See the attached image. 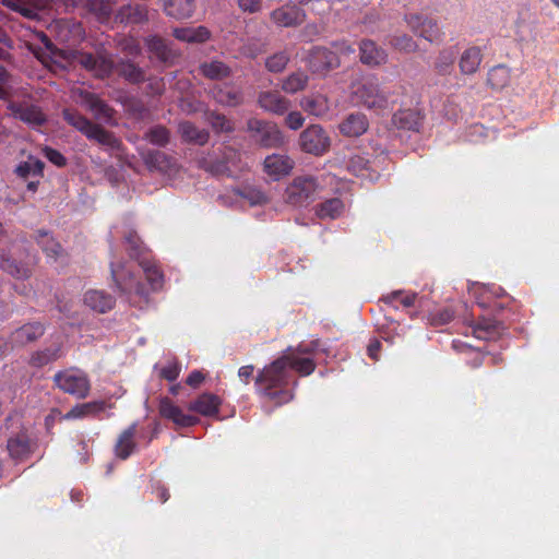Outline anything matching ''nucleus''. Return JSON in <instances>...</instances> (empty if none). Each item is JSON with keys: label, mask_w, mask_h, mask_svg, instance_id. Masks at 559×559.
<instances>
[{"label": "nucleus", "mask_w": 559, "mask_h": 559, "mask_svg": "<svg viewBox=\"0 0 559 559\" xmlns=\"http://www.w3.org/2000/svg\"><path fill=\"white\" fill-rule=\"evenodd\" d=\"M319 342L299 344L288 348L282 357L265 367L257 379L259 391L276 404H284L292 400V392L287 389L292 380V371L300 376H309L316 368L314 358Z\"/></svg>", "instance_id": "1"}, {"label": "nucleus", "mask_w": 559, "mask_h": 559, "mask_svg": "<svg viewBox=\"0 0 559 559\" xmlns=\"http://www.w3.org/2000/svg\"><path fill=\"white\" fill-rule=\"evenodd\" d=\"M141 267L146 284L135 276L130 266L111 263V273L118 289L130 304L139 307L146 304L148 294L162 288L164 282L163 274L157 265L141 263Z\"/></svg>", "instance_id": "2"}, {"label": "nucleus", "mask_w": 559, "mask_h": 559, "mask_svg": "<svg viewBox=\"0 0 559 559\" xmlns=\"http://www.w3.org/2000/svg\"><path fill=\"white\" fill-rule=\"evenodd\" d=\"M40 43L44 45L46 56L58 66L66 68L74 63H80L94 75L104 78L108 75L114 67L111 59L106 55L99 53L97 57L81 52H68L57 48L50 39L43 33L37 34Z\"/></svg>", "instance_id": "3"}, {"label": "nucleus", "mask_w": 559, "mask_h": 559, "mask_svg": "<svg viewBox=\"0 0 559 559\" xmlns=\"http://www.w3.org/2000/svg\"><path fill=\"white\" fill-rule=\"evenodd\" d=\"M352 97L356 104H360L372 110L388 109L391 100L373 81L361 80L352 85Z\"/></svg>", "instance_id": "4"}, {"label": "nucleus", "mask_w": 559, "mask_h": 559, "mask_svg": "<svg viewBox=\"0 0 559 559\" xmlns=\"http://www.w3.org/2000/svg\"><path fill=\"white\" fill-rule=\"evenodd\" d=\"M404 22L411 32L429 43H436L442 39L443 33L438 21L426 13H406L404 15Z\"/></svg>", "instance_id": "5"}, {"label": "nucleus", "mask_w": 559, "mask_h": 559, "mask_svg": "<svg viewBox=\"0 0 559 559\" xmlns=\"http://www.w3.org/2000/svg\"><path fill=\"white\" fill-rule=\"evenodd\" d=\"M335 50H329L325 48H316L308 60V64L311 71L317 73H324L331 69L340 66V57L337 53L349 55L354 53V49L346 44H338Z\"/></svg>", "instance_id": "6"}, {"label": "nucleus", "mask_w": 559, "mask_h": 559, "mask_svg": "<svg viewBox=\"0 0 559 559\" xmlns=\"http://www.w3.org/2000/svg\"><path fill=\"white\" fill-rule=\"evenodd\" d=\"M55 382L63 392L79 399L86 397L90 392V381L86 374L78 369H69L57 373Z\"/></svg>", "instance_id": "7"}, {"label": "nucleus", "mask_w": 559, "mask_h": 559, "mask_svg": "<svg viewBox=\"0 0 559 559\" xmlns=\"http://www.w3.org/2000/svg\"><path fill=\"white\" fill-rule=\"evenodd\" d=\"M318 190L316 178L311 176L296 177L286 188L285 201L292 205H302L308 202Z\"/></svg>", "instance_id": "8"}, {"label": "nucleus", "mask_w": 559, "mask_h": 559, "mask_svg": "<svg viewBox=\"0 0 559 559\" xmlns=\"http://www.w3.org/2000/svg\"><path fill=\"white\" fill-rule=\"evenodd\" d=\"M299 144L304 152L320 156L328 152L331 141L322 127L312 124L301 132Z\"/></svg>", "instance_id": "9"}, {"label": "nucleus", "mask_w": 559, "mask_h": 559, "mask_svg": "<svg viewBox=\"0 0 559 559\" xmlns=\"http://www.w3.org/2000/svg\"><path fill=\"white\" fill-rule=\"evenodd\" d=\"M248 130L265 147H277L284 143V135L275 123L251 119L248 121Z\"/></svg>", "instance_id": "10"}, {"label": "nucleus", "mask_w": 559, "mask_h": 559, "mask_svg": "<svg viewBox=\"0 0 559 559\" xmlns=\"http://www.w3.org/2000/svg\"><path fill=\"white\" fill-rule=\"evenodd\" d=\"M64 118L70 124H72L78 130L83 132L87 138L94 139L102 144H106V145L112 144L114 138L109 132L105 131L99 126L93 124L92 122L86 120L84 117H82L75 112L66 111Z\"/></svg>", "instance_id": "11"}, {"label": "nucleus", "mask_w": 559, "mask_h": 559, "mask_svg": "<svg viewBox=\"0 0 559 559\" xmlns=\"http://www.w3.org/2000/svg\"><path fill=\"white\" fill-rule=\"evenodd\" d=\"M158 409L160 416L171 420L178 427H191L199 423V418L195 415L190 411L185 412L168 397L160 400Z\"/></svg>", "instance_id": "12"}, {"label": "nucleus", "mask_w": 559, "mask_h": 559, "mask_svg": "<svg viewBox=\"0 0 559 559\" xmlns=\"http://www.w3.org/2000/svg\"><path fill=\"white\" fill-rule=\"evenodd\" d=\"M36 442L26 430H22L10 437L7 443V450L10 457L14 461H25L34 452Z\"/></svg>", "instance_id": "13"}, {"label": "nucleus", "mask_w": 559, "mask_h": 559, "mask_svg": "<svg viewBox=\"0 0 559 559\" xmlns=\"http://www.w3.org/2000/svg\"><path fill=\"white\" fill-rule=\"evenodd\" d=\"M293 168L294 160L283 154H272L267 156L263 163L264 173L275 181L288 176Z\"/></svg>", "instance_id": "14"}, {"label": "nucleus", "mask_w": 559, "mask_h": 559, "mask_svg": "<svg viewBox=\"0 0 559 559\" xmlns=\"http://www.w3.org/2000/svg\"><path fill=\"white\" fill-rule=\"evenodd\" d=\"M8 107L14 117L20 118L28 124L39 126L45 120L43 112L28 100L24 99L23 102L17 103L13 99H9Z\"/></svg>", "instance_id": "15"}, {"label": "nucleus", "mask_w": 559, "mask_h": 559, "mask_svg": "<svg viewBox=\"0 0 559 559\" xmlns=\"http://www.w3.org/2000/svg\"><path fill=\"white\" fill-rule=\"evenodd\" d=\"M3 3L22 15L35 19L39 17V12L51 9L53 0H3Z\"/></svg>", "instance_id": "16"}, {"label": "nucleus", "mask_w": 559, "mask_h": 559, "mask_svg": "<svg viewBox=\"0 0 559 559\" xmlns=\"http://www.w3.org/2000/svg\"><path fill=\"white\" fill-rule=\"evenodd\" d=\"M221 404L222 401L217 395L203 393L190 403L189 411L205 417H212L218 414Z\"/></svg>", "instance_id": "17"}, {"label": "nucleus", "mask_w": 559, "mask_h": 559, "mask_svg": "<svg viewBox=\"0 0 559 559\" xmlns=\"http://www.w3.org/2000/svg\"><path fill=\"white\" fill-rule=\"evenodd\" d=\"M271 19L278 26L290 27L302 23L305 13L295 5H284L273 11Z\"/></svg>", "instance_id": "18"}, {"label": "nucleus", "mask_w": 559, "mask_h": 559, "mask_svg": "<svg viewBox=\"0 0 559 559\" xmlns=\"http://www.w3.org/2000/svg\"><path fill=\"white\" fill-rule=\"evenodd\" d=\"M258 102L262 109L275 115H283L289 108V100L278 92H263L259 95Z\"/></svg>", "instance_id": "19"}, {"label": "nucleus", "mask_w": 559, "mask_h": 559, "mask_svg": "<svg viewBox=\"0 0 559 559\" xmlns=\"http://www.w3.org/2000/svg\"><path fill=\"white\" fill-rule=\"evenodd\" d=\"M368 129V120L364 114H352L340 124V131L346 136H359Z\"/></svg>", "instance_id": "20"}, {"label": "nucleus", "mask_w": 559, "mask_h": 559, "mask_svg": "<svg viewBox=\"0 0 559 559\" xmlns=\"http://www.w3.org/2000/svg\"><path fill=\"white\" fill-rule=\"evenodd\" d=\"M360 60L370 67L380 66L386 61V53L373 41L364 40L360 44Z\"/></svg>", "instance_id": "21"}, {"label": "nucleus", "mask_w": 559, "mask_h": 559, "mask_svg": "<svg viewBox=\"0 0 559 559\" xmlns=\"http://www.w3.org/2000/svg\"><path fill=\"white\" fill-rule=\"evenodd\" d=\"M300 106L306 112L317 117H323L330 110L328 97L321 94L304 97L300 102Z\"/></svg>", "instance_id": "22"}, {"label": "nucleus", "mask_w": 559, "mask_h": 559, "mask_svg": "<svg viewBox=\"0 0 559 559\" xmlns=\"http://www.w3.org/2000/svg\"><path fill=\"white\" fill-rule=\"evenodd\" d=\"M469 294L477 300L480 307L487 308L500 296L501 289L475 283L469 287Z\"/></svg>", "instance_id": "23"}, {"label": "nucleus", "mask_w": 559, "mask_h": 559, "mask_svg": "<svg viewBox=\"0 0 559 559\" xmlns=\"http://www.w3.org/2000/svg\"><path fill=\"white\" fill-rule=\"evenodd\" d=\"M483 60L481 50L478 47H468L460 58L459 66L463 74L475 73Z\"/></svg>", "instance_id": "24"}, {"label": "nucleus", "mask_w": 559, "mask_h": 559, "mask_svg": "<svg viewBox=\"0 0 559 559\" xmlns=\"http://www.w3.org/2000/svg\"><path fill=\"white\" fill-rule=\"evenodd\" d=\"M84 302L91 309L104 313L114 306V298L102 290H90L84 296Z\"/></svg>", "instance_id": "25"}, {"label": "nucleus", "mask_w": 559, "mask_h": 559, "mask_svg": "<svg viewBox=\"0 0 559 559\" xmlns=\"http://www.w3.org/2000/svg\"><path fill=\"white\" fill-rule=\"evenodd\" d=\"M165 11L176 19L190 17L194 5L193 0H164Z\"/></svg>", "instance_id": "26"}, {"label": "nucleus", "mask_w": 559, "mask_h": 559, "mask_svg": "<svg viewBox=\"0 0 559 559\" xmlns=\"http://www.w3.org/2000/svg\"><path fill=\"white\" fill-rule=\"evenodd\" d=\"M174 35L177 39L188 43H203L210 38V31L204 26L176 28Z\"/></svg>", "instance_id": "27"}, {"label": "nucleus", "mask_w": 559, "mask_h": 559, "mask_svg": "<svg viewBox=\"0 0 559 559\" xmlns=\"http://www.w3.org/2000/svg\"><path fill=\"white\" fill-rule=\"evenodd\" d=\"M35 264L34 259H29L26 263L16 264L15 260L0 257V267L16 278H25L31 272Z\"/></svg>", "instance_id": "28"}, {"label": "nucleus", "mask_w": 559, "mask_h": 559, "mask_svg": "<svg viewBox=\"0 0 559 559\" xmlns=\"http://www.w3.org/2000/svg\"><path fill=\"white\" fill-rule=\"evenodd\" d=\"M44 329L38 323L25 324L12 334V342L16 345H24L43 335Z\"/></svg>", "instance_id": "29"}, {"label": "nucleus", "mask_w": 559, "mask_h": 559, "mask_svg": "<svg viewBox=\"0 0 559 559\" xmlns=\"http://www.w3.org/2000/svg\"><path fill=\"white\" fill-rule=\"evenodd\" d=\"M345 212V205L342 200L334 198L326 200L317 206L318 217L324 219H334L340 217Z\"/></svg>", "instance_id": "30"}, {"label": "nucleus", "mask_w": 559, "mask_h": 559, "mask_svg": "<svg viewBox=\"0 0 559 559\" xmlns=\"http://www.w3.org/2000/svg\"><path fill=\"white\" fill-rule=\"evenodd\" d=\"M421 117L413 109L400 110L394 114L393 122L396 127L407 130H415L419 127Z\"/></svg>", "instance_id": "31"}, {"label": "nucleus", "mask_w": 559, "mask_h": 559, "mask_svg": "<svg viewBox=\"0 0 559 559\" xmlns=\"http://www.w3.org/2000/svg\"><path fill=\"white\" fill-rule=\"evenodd\" d=\"M417 294L407 290H395L388 295L382 296L381 301L392 307H397V302L405 307H412L415 305Z\"/></svg>", "instance_id": "32"}, {"label": "nucleus", "mask_w": 559, "mask_h": 559, "mask_svg": "<svg viewBox=\"0 0 559 559\" xmlns=\"http://www.w3.org/2000/svg\"><path fill=\"white\" fill-rule=\"evenodd\" d=\"M134 433L135 428L130 427L120 436L118 443L116 445V454L120 459H127L132 453L134 449Z\"/></svg>", "instance_id": "33"}, {"label": "nucleus", "mask_w": 559, "mask_h": 559, "mask_svg": "<svg viewBox=\"0 0 559 559\" xmlns=\"http://www.w3.org/2000/svg\"><path fill=\"white\" fill-rule=\"evenodd\" d=\"M103 409V403L91 402L76 405L69 413L64 415L66 419L82 418L85 416L94 415Z\"/></svg>", "instance_id": "34"}, {"label": "nucleus", "mask_w": 559, "mask_h": 559, "mask_svg": "<svg viewBox=\"0 0 559 559\" xmlns=\"http://www.w3.org/2000/svg\"><path fill=\"white\" fill-rule=\"evenodd\" d=\"M308 83V76L304 73L297 72L290 74L282 83V88L286 93H297L306 87Z\"/></svg>", "instance_id": "35"}, {"label": "nucleus", "mask_w": 559, "mask_h": 559, "mask_svg": "<svg viewBox=\"0 0 559 559\" xmlns=\"http://www.w3.org/2000/svg\"><path fill=\"white\" fill-rule=\"evenodd\" d=\"M389 43L394 49L404 52H413L417 49V43L407 34H395Z\"/></svg>", "instance_id": "36"}, {"label": "nucleus", "mask_w": 559, "mask_h": 559, "mask_svg": "<svg viewBox=\"0 0 559 559\" xmlns=\"http://www.w3.org/2000/svg\"><path fill=\"white\" fill-rule=\"evenodd\" d=\"M202 73L213 80L223 79L229 75V69L219 61H213L211 63H204L201 67Z\"/></svg>", "instance_id": "37"}, {"label": "nucleus", "mask_w": 559, "mask_h": 559, "mask_svg": "<svg viewBox=\"0 0 559 559\" xmlns=\"http://www.w3.org/2000/svg\"><path fill=\"white\" fill-rule=\"evenodd\" d=\"M158 376L167 381H175L181 371V366L176 359L168 360L165 365L156 366Z\"/></svg>", "instance_id": "38"}, {"label": "nucleus", "mask_w": 559, "mask_h": 559, "mask_svg": "<svg viewBox=\"0 0 559 559\" xmlns=\"http://www.w3.org/2000/svg\"><path fill=\"white\" fill-rule=\"evenodd\" d=\"M44 168L43 162L37 158L29 157L26 162L20 164L16 168L17 175L26 177L29 175H41Z\"/></svg>", "instance_id": "39"}, {"label": "nucleus", "mask_w": 559, "mask_h": 559, "mask_svg": "<svg viewBox=\"0 0 559 559\" xmlns=\"http://www.w3.org/2000/svg\"><path fill=\"white\" fill-rule=\"evenodd\" d=\"M182 136L188 141H194L197 143H204L207 139V134L203 131H199L190 122H182L179 127Z\"/></svg>", "instance_id": "40"}, {"label": "nucleus", "mask_w": 559, "mask_h": 559, "mask_svg": "<svg viewBox=\"0 0 559 559\" xmlns=\"http://www.w3.org/2000/svg\"><path fill=\"white\" fill-rule=\"evenodd\" d=\"M117 2V0H115ZM90 7L99 19H106L114 12L112 0H91Z\"/></svg>", "instance_id": "41"}, {"label": "nucleus", "mask_w": 559, "mask_h": 559, "mask_svg": "<svg viewBox=\"0 0 559 559\" xmlns=\"http://www.w3.org/2000/svg\"><path fill=\"white\" fill-rule=\"evenodd\" d=\"M214 96L217 102L228 106L237 105L240 100V94L231 87H225L224 90L221 88Z\"/></svg>", "instance_id": "42"}, {"label": "nucleus", "mask_w": 559, "mask_h": 559, "mask_svg": "<svg viewBox=\"0 0 559 559\" xmlns=\"http://www.w3.org/2000/svg\"><path fill=\"white\" fill-rule=\"evenodd\" d=\"M509 79L508 70L503 67H497L489 72L488 81L493 87H502Z\"/></svg>", "instance_id": "43"}, {"label": "nucleus", "mask_w": 559, "mask_h": 559, "mask_svg": "<svg viewBox=\"0 0 559 559\" xmlns=\"http://www.w3.org/2000/svg\"><path fill=\"white\" fill-rule=\"evenodd\" d=\"M455 59V53L451 49H444L439 53V57L436 61V68L440 73H445L449 68L453 64Z\"/></svg>", "instance_id": "44"}, {"label": "nucleus", "mask_w": 559, "mask_h": 559, "mask_svg": "<svg viewBox=\"0 0 559 559\" xmlns=\"http://www.w3.org/2000/svg\"><path fill=\"white\" fill-rule=\"evenodd\" d=\"M288 57L284 52L273 55L266 60V68L271 72H281L285 69Z\"/></svg>", "instance_id": "45"}, {"label": "nucleus", "mask_w": 559, "mask_h": 559, "mask_svg": "<svg viewBox=\"0 0 559 559\" xmlns=\"http://www.w3.org/2000/svg\"><path fill=\"white\" fill-rule=\"evenodd\" d=\"M148 48L158 57L159 59L167 61L169 58L168 49L163 39L153 37L147 41Z\"/></svg>", "instance_id": "46"}, {"label": "nucleus", "mask_w": 559, "mask_h": 559, "mask_svg": "<svg viewBox=\"0 0 559 559\" xmlns=\"http://www.w3.org/2000/svg\"><path fill=\"white\" fill-rule=\"evenodd\" d=\"M38 243L41 246L47 255H58L60 251L59 243H57L47 233L40 235Z\"/></svg>", "instance_id": "47"}, {"label": "nucleus", "mask_w": 559, "mask_h": 559, "mask_svg": "<svg viewBox=\"0 0 559 559\" xmlns=\"http://www.w3.org/2000/svg\"><path fill=\"white\" fill-rule=\"evenodd\" d=\"M122 17H126L129 22L139 23L146 17V12L141 7H128L123 10Z\"/></svg>", "instance_id": "48"}, {"label": "nucleus", "mask_w": 559, "mask_h": 559, "mask_svg": "<svg viewBox=\"0 0 559 559\" xmlns=\"http://www.w3.org/2000/svg\"><path fill=\"white\" fill-rule=\"evenodd\" d=\"M150 142L157 145H164L168 142V131L163 127L154 128L147 134Z\"/></svg>", "instance_id": "49"}, {"label": "nucleus", "mask_w": 559, "mask_h": 559, "mask_svg": "<svg viewBox=\"0 0 559 559\" xmlns=\"http://www.w3.org/2000/svg\"><path fill=\"white\" fill-rule=\"evenodd\" d=\"M117 71L126 76L129 81L138 82L142 79V72L135 68L133 64H121Z\"/></svg>", "instance_id": "50"}, {"label": "nucleus", "mask_w": 559, "mask_h": 559, "mask_svg": "<svg viewBox=\"0 0 559 559\" xmlns=\"http://www.w3.org/2000/svg\"><path fill=\"white\" fill-rule=\"evenodd\" d=\"M348 167L356 176L371 178V176L366 174L368 170L367 163L359 156L352 158Z\"/></svg>", "instance_id": "51"}, {"label": "nucleus", "mask_w": 559, "mask_h": 559, "mask_svg": "<svg viewBox=\"0 0 559 559\" xmlns=\"http://www.w3.org/2000/svg\"><path fill=\"white\" fill-rule=\"evenodd\" d=\"M495 333L496 326L491 322L479 323L474 330V334L478 338H490Z\"/></svg>", "instance_id": "52"}, {"label": "nucleus", "mask_w": 559, "mask_h": 559, "mask_svg": "<svg viewBox=\"0 0 559 559\" xmlns=\"http://www.w3.org/2000/svg\"><path fill=\"white\" fill-rule=\"evenodd\" d=\"M305 118L299 111H290L286 118L285 123L292 130H298L304 126Z\"/></svg>", "instance_id": "53"}, {"label": "nucleus", "mask_w": 559, "mask_h": 559, "mask_svg": "<svg viewBox=\"0 0 559 559\" xmlns=\"http://www.w3.org/2000/svg\"><path fill=\"white\" fill-rule=\"evenodd\" d=\"M211 123L217 131L227 132L231 130L230 122L225 118V116L222 115H213L211 118Z\"/></svg>", "instance_id": "54"}, {"label": "nucleus", "mask_w": 559, "mask_h": 559, "mask_svg": "<svg viewBox=\"0 0 559 559\" xmlns=\"http://www.w3.org/2000/svg\"><path fill=\"white\" fill-rule=\"evenodd\" d=\"M44 153L45 156L56 166L61 167L66 164V158L58 151L46 147Z\"/></svg>", "instance_id": "55"}, {"label": "nucleus", "mask_w": 559, "mask_h": 559, "mask_svg": "<svg viewBox=\"0 0 559 559\" xmlns=\"http://www.w3.org/2000/svg\"><path fill=\"white\" fill-rule=\"evenodd\" d=\"M204 379L205 374L202 371L194 370L188 376L186 382L192 388H198L204 381Z\"/></svg>", "instance_id": "56"}, {"label": "nucleus", "mask_w": 559, "mask_h": 559, "mask_svg": "<svg viewBox=\"0 0 559 559\" xmlns=\"http://www.w3.org/2000/svg\"><path fill=\"white\" fill-rule=\"evenodd\" d=\"M239 7L247 12L253 13L260 10L261 0H238Z\"/></svg>", "instance_id": "57"}, {"label": "nucleus", "mask_w": 559, "mask_h": 559, "mask_svg": "<svg viewBox=\"0 0 559 559\" xmlns=\"http://www.w3.org/2000/svg\"><path fill=\"white\" fill-rule=\"evenodd\" d=\"M8 83L9 75L5 72V70L2 67H0V98L2 99H7L9 97Z\"/></svg>", "instance_id": "58"}, {"label": "nucleus", "mask_w": 559, "mask_h": 559, "mask_svg": "<svg viewBox=\"0 0 559 559\" xmlns=\"http://www.w3.org/2000/svg\"><path fill=\"white\" fill-rule=\"evenodd\" d=\"M381 347V343L378 340H373L368 345V355L373 360H378L379 358V350Z\"/></svg>", "instance_id": "59"}, {"label": "nucleus", "mask_w": 559, "mask_h": 559, "mask_svg": "<svg viewBox=\"0 0 559 559\" xmlns=\"http://www.w3.org/2000/svg\"><path fill=\"white\" fill-rule=\"evenodd\" d=\"M253 374V366H243L239 369L238 376L243 382H248Z\"/></svg>", "instance_id": "60"}, {"label": "nucleus", "mask_w": 559, "mask_h": 559, "mask_svg": "<svg viewBox=\"0 0 559 559\" xmlns=\"http://www.w3.org/2000/svg\"><path fill=\"white\" fill-rule=\"evenodd\" d=\"M66 419L64 416H61L60 412L52 411L46 418V425L49 427L52 425L55 420Z\"/></svg>", "instance_id": "61"}, {"label": "nucleus", "mask_w": 559, "mask_h": 559, "mask_svg": "<svg viewBox=\"0 0 559 559\" xmlns=\"http://www.w3.org/2000/svg\"><path fill=\"white\" fill-rule=\"evenodd\" d=\"M128 243L130 245L131 250H136L139 248V239L131 236L127 238Z\"/></svg>", "instance_id": "62"}, {"label": "nucleus", "mask_w": 559, "mask_h": 559, "mask_svg": "<svg viewBox=\"0 0 559 559\" xmlns=\"http://www.w3.org/2000/svg\"><path fill=\"white\" fill-rule=\"evenodd\" d=\"M56 358H57V355H55V354L53 355L44 354L43 358H39L37 364L38 365L47 364L48 361L56 359Z\"/></svg>", "instance_id": "63"}, {"label": "nucleus", "mask_w": 559, "mask_h": 559, "mask_svg": "<svg viewBox=\"0 0 559 559\" xmlns=\"http://www.w3.org/2000/svg\"><path fill=\"white\" fill-rule=\"evenodd\" d=\"M91 106L93 108H99V110H102V111L104 110V105L96 98L91 99Z\"/></svg>", "instance_id": "64"}]
</instances>
